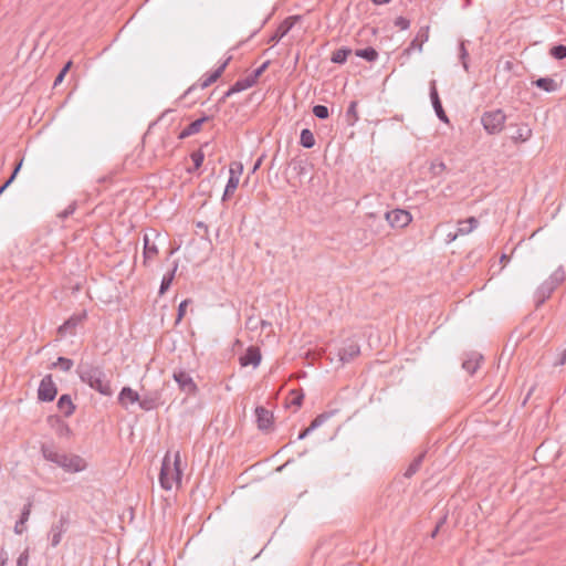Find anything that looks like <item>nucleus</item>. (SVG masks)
Masks as SVG:
<instances>
[{"instance_id": "nucleus-1", "label": "nucleus", "mask_w": 566, "mask_h": 566, "mask_svg": "<svg viewBox=\"0 0 566 566\" xmlns=\"http://www.w3.org/2000/svg\"><path fill=\"white\" fill-rule=\"evenodd\" d=\"M77 374L81 380L87 384L92 389L98 391L103 396H112L113 390L111 381L107 379L105 371L99 366L91 364H80Z\"/></svg>"}, {"instance_id": "nucleus-2", "label": "nucleus", "mask_w": 566, "mask_h": 566, "mask_svg": "<svg viewBox=\"0 0 566 566\" xmlns=\"http://www.w3.org/2000/svg\"><path fill=\"white\" fill-rule=\"evenodd\" d=\"M180 464L181 455L179 451L165 454L159 474V483L164 490L169 491L174 485L180 484L182 476Z\"/></svg>"}, {"instance_id": "nucleus-3", "label": "nucleus", "mask_w": 566, "mask_h": 566, "mask_svg": "<svg viewBox=\"0 0 566 566\" xmlns=\"http://www.w3.org/2000/svg\"><path fill=\"white\" fill-rule=\"evenodd\" d=\"M41 451L45 460L55 463L66 472H81L86 468L85 460L80 455L59 452L53 447L46 444L41 447Z\"/></svg>"}, {"instance_id": "nucleus-4", "label": "nucleus", "mask_w": 566, "mask_h": 566, "mask_svg": "<svg viewBox=\"0 0 566 566\" xmlns=\"http://www.w3.org/2000/svg\"><path fill=\"white\" fill-rule=\"evenodd\" d=\"M506 120V115L502 109H493L483 113L481 123L488 134L494 135L502 132Z\"/></svg>"}, {"instance_id": "nucleus-5", "label": "nucleus", "mask_w": 566, "mask_h": 566, "mask_svg": "<svg viewBox=\"0 0 566 566\" xmlns=\"http://www.w3.org/2000/svg\"><path fill=\"white\" fill-rule=\"evenodd\" d=\"M386 220L392 228H406L412 221V216L403 209H395L385 213Z\"/></svg>"}, {"instance_id": "nucleus-6", "label": "nucleus", "mask_w": 566, "mask_h": 566, "mask_svg": "<svg viewBox=\"0 0 566 566\" xmlns=\"http://www.w3.org/2000/svg\"><path fill=\"white\" fill-rule=\"evenodd\" d=\"M242 165L240 163H232L230 165V169H229V172H230V177L228 179V182H227V186H226V189H224V193H223V200H227L228 197H230L231 195L234 193V191L237 190L238 186H239V181H240V176L242 174Z\"/></svg>"}, {"instance_id": "nucleus-7", "label": "nucleus", "mask_w": 566, "mask_h": 566, "mask_svg": "<svg viewBox=\"0 0 566 566\" xmlns=\"http://www.w3.org/2000/svg\"><path fill=\"white\" fill-rule=\"evenodd\" d=\"M67 520L62 516L57 522L51 525L48 534L51 547L54 548L60 545L64 534L67 531Z\"/></svg>"}, {"instance_id": "nucleus-8", "label": "nucleus", "mask_w": 566, "mask_h": 566, "mask_svg": "<svg viewBox=\"0 0 566 566\" xmlns=\"http://www.w3.org/2000/svg\"><path fill=\"white\" fill-rule=\"evenodd\" d=\"M57 389L55 384L52 380L51 375H46L42 378L39 389H38V398L41 401H52L56 396Z\"/></svg>"}, {"instance_id": "nucleus-9", "label": "nucleus", "mask_w": 566, "mask_h": 566, "mask_svg": "<svg viewBox=\"0 0 566 566\" xmlns=\"http://www.w3.org/2000/svg\"><path fill=\"white\" fill-rule=\"evenodd\" d=\"M301 20L300 15H291L286 18L275 30L273 35L270 38V42H279L284 35H286L294 24Z\"/></svg>"}, {"instance_id": "nucleus-10", "label": "nucleus", "mask_w": 566, "mask_h": 566, "mask_svg": "<svg viewBox=\"0 0 566 566\" xmlns=\"http://www.w3.org/2000/svg\"><path fill=\"white\" fill-rule=\"evenodd\" d=\"M261 363L260 349L255 346H250L245 353L240 357V364L243 367L252 365L258 367Z\"/></svg>"}, {"instance_id": "nucleus-11", "label": "nucleus", "mask_w": 566, "mask_h": 566, "mask_svg": "<svg viewBox=\"0 0 566 566\" xmlns=\"http://www.w3.org/2000/svg\"><path fill=\"white\" fill-rule=\"evenodd\" d=\"M31 510H32V501L28 500V502L24 504V506L22 509L20 518L15 522V525L13 528L15 534L21 535L27 531V523L30 518Z\"/></svg>"}, {"instance_id": "nucleus-12", "label": "nucleus", "mask_w": 566, "mask_h": 566, "mask_svg": "<svg viewBox=\"0 0 566 566\" xmlns=\"http://www.w3.org/2000/svg\"><path fill=\"white\" fill-rule=\"evenodd\" d=\"M255 416H256V422L258 427L261 430H268L271 428L273 422V413L265 409L264 407H256L255 408Z\"/></svg>"}, {"instance_id": "nucleus-13", "label": "nucleus", "mask_w": 566, "mask_h": 566, "mask_svg": "<svg viewBox=\"0 0 566 566\" xmlns=\"http://www.w3.org/2000/svg\"><path fill=\"white\" fill-rule=\"evenodd\" d=\"M360 353L359 346L355 342L346 344L338 353L339 360L345 364L353 360Z\"/></svg>"}, {"instance_id": "nucleus-14", "label": "nucleus", "mask_w": 566, "mask_h": 566, "mask_svg": "<svg viewBox=\"0 0 566 566\" xmlns=\"http://www.w3.org/2000/svg\"><path fill=\"white\" fill-rule=\"evenodd\" d=\"M430 97H431L432 106H433V108L436 111V114L439 117V119H441L444 123H448L449 119H448V116L446 115V113H444V111L442 108V104L440 102V98H439V95H438V92H437V88H436V82L434 81L431 82Z\"/></svg>"}, {"instance_id": "nucleus-15", "label": "nucleus", "mask_w": 566, "mask_h": 566, "mask_svg": "<svg viewBox=\"0 0 566 566\" xmlns=\"http://www.w3.org/2000/svg\"><path fill=\"white\" fill-rule=\"evenodd\" d=\"M256 82L253 80L251 75L245 76L244 78H241L237 81L226 93L224 98L231 96L234 93L242 92L244 90H248L252 87Z\"/></svg>"}, {"instance_id": "nucleus-16", "label": "nucleus", "mask_w": 566, "mask_h": 566, "mask_svg": "<svg viewBox=\"0 0 566 566\" xmlns=\"http://www.w3.org/2000/svg\"><path fill=\"white\" fill-rule=\"evenodd\" d=\"M139 401V395L130 387H124L118 395V402L124 408Z\"/></svg>"}, {"instance_id": "nucleus-17", "label": "nucleus", "mask_w": 566, "mask_h": 566, "mask_svg": "<svg viewBox=\"0 0 566 566\" xmlns=\"http://www.w3.org/2000/svg\"><path fill=\"white\" fill-rule=\"evenodd\" d=\"M556 287L548 280L543 282L536 291L537 306L543 304L552 295Z\"/></svg>"}, {"instance_id": "nucleus-18", "label": "nucleus", "mask_w": 566, "mask_h": 566, "mask_svg": "<svg viewBox=\"0 0 566 566\" xmlns=\"http://www.w3.org/2000/svg\"><path fill=\"white\" fill-rule=\"evenodd\" d=\"M207 120H209L208 116H203L201 118L193 120L179 134V138L185 139L191 135L199 133L202 127V124Z\"/></svg>"}, {"instance_id": "nucleus-19", "label": "nucleus", "mask_w": 566, "mask_h": 566, "mask_svg": "<svg viewBox=\"0 0 566 566\" xmlns=\"http://www.w3.org/2000/svg\"><path fill=\"white\" fill-rule=\"evenodd\" d=\"M428 39H429V27L420 28L416 38L410 43L408 51H410V50L422 51V45H423V43H426L428 41Z\"/></svg>"}, {"instance_id": "nucleus-20", "label": "nucleus", "mask_w": 566, "mask_h": 566, "mask_svg": "<svg viewBox=\"0 0 566 566\" xmlns=\"http://www.w3.org/2000/svg\"><path fill=\"white\" fill-rule=\"evenodd\" d=\"M174 378L178 382L179 387L182 390L191 392L196 389V385H195L193 380L187 373H185V371L176 373L174 375Z\"/></svg>"}, {"instance_id": "nucleus-21", "label": "nucleus", "mask_w": 566, "mask_h": 566, "mask_svg": "<svg viewBox=\"0 0 566 566\" xmlns=\"http://www.w3.org/2000/svg\"><path fill=\"white\" fill-rule=\"evenodd\" d=\"M478 224H479V221L474 217H470V218H468L465 220H460L458 222L457 234H460V235L469 234L474 229H476Z\"/></svg>"}, {"instance_id": "nucleus-22", "label": "nucleus", "mask_w": 566, "mask_h": 566, "mask_svg": "<svg viewBox=\"0 0 566 566\" xmlns=\"http://www.w3.org/2000/svg\"><path fill=\"white\" fill-rule=\"evenodd\" d=\"M532 137V129L527 124H522L517 126L515 133L512 135V140L514 143H524L527 142Z\"/></svg>"}, {"instance_id": "nucleus-23", "label": "nucleus", "mask_w": 566, "mask_h": 566, "mask_svg": "<svg viewBox=\"0 0 566 566\" xmlns=\"http://www.w3.org/2000/svg\"><path fill=\"white\" fill-rule=\"evenodd\" d=\"M57 409L65 417H70L74 412L75 406L72 402V399L69 395H62L60 397V399L57 401Z\"/></svg>"}, {"instance_id": "nucleus-24", "label": "nucleus", "mask_w": 566, "mask_h": 566, "mask_svg": "<svg viewBox=\"0 0 566 566\" xmlns=\"http://www.w3.org/2000/svg\"><path fill=\"white\" fill-rule=\"evenodd\" d=\"M228 65V60L224 61L217 70H214L212 73L208 74L201 82L200 86L201 88H206L210 86L212 83H214L224 72L226 67Z\"/></svg>"}, {"instance_id": "nucleus-25", "label": "nucleus", "mask_w": 566, "mask_h": 566, "mask_svg": "<svg viewBox=\"0 0 566 566\" xmlns=\"http://www.w3.org/2000/svg\"><path fill=\"white\" fill-rule=\"evenodd\" d=\"M158 254V248L154 242H150L147 234L144 235V263L154 259Z\"/></svg>"}, {"instance_id": "nucleus-26", "label": "nucleus", "mask_w": 566, "mask_h": 566, "mask_svg": "<svg viewBox=\"0 0 566 566\" xmlns=\"http://www.w3.org/2000/svg\"><path fill=\"white\" fill-rule=\"evenodd\" d=\"M482 360V356L479 354H472L469 356L463 363L462 367L464 370H467L469 374L473 375L476 369L480 367V363Z\"/></svg>"}, {"instance_id": "nucleus-27", "label": "nucleus", "mask_w": 566, "mask_h": 566, "mask_svg": "<svg viewBox=\"0 0 566 566\" xmlns=\"http://www.w3.org/2000/svg\"><path fill=\"white\" fill-rule=\"evenodd\" d=\"M534 84L538 88H541L545 92H548V93L555 92L558 88L557 83L551 77H541V78L536 80L534 82Z\"/></svg>"}, {"instance_id": "nucleus-28", "label": "nucleus", "mask_w": 566, "mask_h": 566, "mask_svg": "<svg viewBox=\"0 0 566 566\" xmlns=\"http://www.w3.org/2000/svg\"><path fill=\"white\" fill-rule=\"evenodd\" d=\"M352 54V50L347 48H342L333 52L331 61L336 64H343L346 62L347 57Z\"/></svg>"}, {"instance_id": "nucleus-29", "label": "nucleus", "mask_w": 566, "mask_h": 566, "mask_svg": "<svg viewBox=\"0 0 566 566\" xmlns=\"http://www.w3.org/2000/svg\"><path fill=\"white\" fill-rule=\"evenodd\" d=\"M300 144L304 147V148H312L314 147L315 145V137H314V134L307 129V128H304L302 132H301V136H300Z\"/></svg>"}, {"instance_id": "nucleus-30", "label": "nucleus", "mask_w": 566, "mask_h": 566, "mask_svg": "<svg viewBox=\"0 0 566 566\" xmlns=\"http://www.w3.org/2000/svg\"><path fill=\"white\" fill-rule=\"evenodd\" d=\"M358 57L374 62L378 59V52L374 48L359 49L355 52Z\"/></svg>"}, {"instance_id": "nucleus-31", "label": "nucleus", "mask_w": 566, "mask_h": 566, "mask_svg": "<svg viewBox=\"0 0 566 566\" xmlns=\"http://www.w3.org/2000/svg\"><path fill=\"white\" fill-rule=\"evenodd\" d=\"M82 319H83L82 316H73V317L69 318L63 325H61L59 327V333L61 335H64L65 333H67L72 328H74L77 324H80L82 322Z\"/></svg>"}, {"instance_id": "nucleus-32", "label": "nucleus", "mask_w": 566, "mask_h": 566, "mask_svg": "<svg viewBox=\"0 0 566 566\" xmlns=\"http://www.w3.org/2000/svg\"><path fill=\"white\" fill-rule=\"evenodd\" d=\"M304 399V394L301 390H291L289 396V405L300 408Z\"/></svg>"}, {"instance_id": "nucleus-33", "label": "nucleus", "mask_w": 566, "mask_h": 566, "mask_svg": "<svg viewBox=\"0 0 566 566\" xmlns=\"http://www.w3.org/2000/svg\"><path fill=\"white\" fill-rule=\"evenodd\" d=\"M424 458V453L419 454L408 467V469L405 472V476L410 478L420 468L422 460Z\"/></svg>"}, {"instance_id": "nucleus-34", "label": "nucleus", "mask_w": 566, "mask_h": 566, "mask_svg": "<svg viewBox=\"0 0 566 566\" xmlns=\"http://www.w3.org/2000/svg\"><path fill=\"white\" fill-rule=\"evenodd\" d=\"M565 271L563 266H559L547 280L557 287L565 280Z\"/></svg>"}, {"instance_id": "nucleus-35", "label": "nucleus", "mask_w": 566, "mask_h": 566, "mask_svg": "<svg viewBox=\"0 0 566 566\" xmlns=\"http://www.w3.org/2000/svg\"><path fill=\"white\" fill-rule=\"evenodd\" d=\"M176 270H177V265L174 266V269L170 273L164 275V277L161 280L160 289H159L160 294H164L170 287Z\"/></svg>"}, {"instance_id": "nucleus-36", "label": "nucleus", "mask_w": 566, "mask_h": 566, "mask_svg": "<svg viewBox=\"0 0 566 566\" xmlns=\"http://www.w3.org/2000/svg\"><path fill=\"white\" fill-rule=\"evenodd\" d=\"M190 157L193 163V168L189 169V172H192L193 170H197L201 167L205 159V155L201 150H196L190 155Z\"/></svg>"}, {"instance_id": "nucleus-37", "label": "nucleus", "mask_w": 566, "mask_h": 566, "mask_svg": "<svg viewBox=\"0 0 566 566\" xmlns=\"http://www.w3.org/2000/svg\"><path fill=\"white\" fill-rule=\"evenodd\" d=\"M551 55L556 60H563L566 57V45L559 44L551 49Z\"/></svg>"}, {"instance_id": "nucleus-38", "label": "nucleus", "mask_w": 566, "mask_h": 566, "mask_svg": "<svg viewBox=\"0 0 566 566\" xmlns=\"http://www.w3.org/2000/svg\"><path fill=\"white\" fill-rule=\"evenodd\" d=\"M53 366L59 367L64 371H69L73 366V360L66 357H59Z\"/></svg>"}, {"instance_id": "nucleus-39", "label": "nucleus", "mask_w": 566, "mask_h": 566, "mask_svg": "<svg viewBox=\"0 0 566 566\" xmlns=\"http://www.w3.org/2000/svg\"><path fill=\"white\" fill-rule=\"evenodd\" d=\"M313 114L319 119H325L329 115L328 108L325 105H315L313 107Z\"/></svg>"}, {"instance_id": "nucleus-40", "label": "nucleus", "mask_w": 566, "mask_h": 566, "mask_svg": "<svg viewBox=\"0 0 566 566\" xmlns=\"http://www.w3.org/2000/svg\"><path fill=\"white\" fill-rule=\"evenodd\" d=\"M30 559V548L27 547L17 558V565L15 566H28Z\"/></svg>"}, {"instance_id": "nucleus-41", "label": "nucleus", "mask_w": 566, "mask_h": 566, "mask_svg": "<svg viewBox=\"0 0 566 566\" xmlns=\"http://www.w3.org/2000/svg\"><path fill=\"white\" fill-rule=\"evenodd\" d=\"M459 53H460V59H461V61H462L463 69H464L465 71H468L469 65H468V61H467V60H468L469 53H468V51H467V49H465V44H464V42H461V43H460V46H459Z\"/></svg>"}, {"instance_id": "nucleus-42", "label": "nucleus", "mask_w": 566, "mask_h": 566, "mask_svg": "<svg viewBox=\"0 0 566 566\" xmlns=\"http://www.w3.org/2000/svg\"><path fill=\"white\" fill-rule=\"evenodd\" d=\"M328 418L327 413L318 415L312 422H311V429L315 430L316 428L321 427Z\"/></svg>"}, {"instance_id": "nucleus-43", "label": "nucleus", "mask_w": 566, "mask_h": 566, "mask_svg": "<svg viewBox=\"0 0 566 566\" xmlns=\"http://www.w3.org/2000/svg\"><path fill=\"white\" fill-rule=\"evenodd\" d=\"M71 64H72L71 62H67L65 64V66L60 71V73L57 74V76L54 80V86H57L59 84H61L63 82L65 74L67 73L69 69L71 67Z\"/></svg>"}, {"instance_id": "nucleus-44", "label": "nucleus", "mask_w": 566, "mask_h": 566, "mask_svg": "<svg viewBox=\"0 0 566 566\" xmlns=\"http://www.w3.org/2000/svg\"><path fill=\"white\" fill-rule=\"evenodd\" d=\"M189 302H190L189 300H185V301H182V302L179 304V306H178L177 319H176V323H177V324H178V323L182 319V317L185 316V314H186V308H187V306H188Z\"/></svg>"}, {"instance_id": "nucleus-45", "label": "nucleus", "mask_w": 566, "mask_h": 566, "mask_svg": "<svg viewBox=\"0 0 566 566\" xmlns=\"http://www.w3.org/2000/svg\"><path fill=\"white\" fill-rule=\"evenodd\" d=\"M395 25L398 27L401 30H407L409 28V25H410V22H409L408 19H406L403 17H398L395 20Z\"/></svg>"}, {"instance_id": "nucleus-46", "label": "nucleus", "mask_w": 566, "mask_h": 566, "mask_svg": "<svg viewBox=\"0 0 566 566\" xmlns=\"http://www.w3.org/2000/svg\"><path fill=\"white\" fill-rule=\"evenodd\" d=\"M139 403V407L143 409V410H150L155 407V403L153 400L150 399H139V401H137Z\"/></svg>"}, {"instance_id": "nucleus-47", "label": "nucleus", "mask_w": 566, "mask_h": 566, "mask_svg": "<svg viewBox=\"0 0 566 566\" xmlns=\"http://www.w3.org/2000/svg\"><path fill=\"white\" fill-rule=\"evenodd\" d=\"M268 64V62L263 63L260 67H258L250 74L255 82L258 81L259 76H261V74L265 71Z\"/></svg>"}, {"instance_id": "nucleus-48", "label": "nucleus", "mask_w": 566, "mask_h": 566, "mask_svg": "<svg viewBox=\"0 0 566 566\" xmlns=\"http://www.w3.org/2000/svg\"><path fill=\"white\" fill-rule=\"evenodd\" d=\"M22 166V160L17 165V167L14 168L12 175L10 176V178L1 186V187H4V189L14 180L18 171L20 170Z\"/></svg>"}, {"instance_id": "nucleus-49", "label": "nucleus", "mask_w": 566, "mask_h": 566, "mask_svg": "<svg viewBox=\"0 0 566 566\" xmlns=\"http://www.w3.org/2000/svg\"><path fill=\"white\" fill-rule=\"evenodd\" d=\"M74 210H75L74 205H71L60 214V217L67 218L69 216H71L74 212Z\"/></svg>"}, {"instance_id": "nucleus-50", "label": "nucleus", "mask_w": 566, "mask_h": 566, "mask_svg": "<svg viewBox=\"0 0 566 566\" xmlns=\"http://www.w3.org/2000/svg\"><path fill=\"white\" fill-rule=\"evenodd\" d=\"M313 431V429H311V426L307 427L306 429H304L302 432H300L298 434V440H303L305 439L311 432Z\"/></svg>"}, {"instance_id": "nucleus-51", "label": "nucleus", "mask_w": 566, "mask_h": 566, "mask_svg": "<svg viewBox=\"0 0 566 566\" xmlns=\"http://www.w3.org/2000/svg\"><path fill=\"white\" fill-rule=\"evenodd\" d=\"M356 106H357V103L356 102H352L349 107H348V109H347V114L356 116Z\"/></svg>"}, {"instance_id": "nucleus-52", "label": "nucleus", "mask_w": 566, "mask_h": 566, "mask_svg": "<svg viewBox=\"0 0 566 566\" xmlns=\"http://www.w3.org/2000/svg\"><path fill=\"white\" fill-rule=\"evenodd\" d=\"M559 365L566 364V349L562 353L560 359L558 361Z\"/></svg>"}, {"instance_id": "nucleus-53", "label": "nucleus", "mask_w": 566, "mask_h": 566, "mask_svg": "<svg viewBox=\"0 0 566 566\" xmlns=\"http://www.w3.org/2000/svg\"><path fill=\"white\" fill-rule=\"evenodd\" d=\"M460 234H457L455 233H449L448 234V241L451 242V241H454Z\"/></svg>"}, {"instance_id": "nucleus-54", "label": "nucleus", "mask_w": 566, "mask_h": 566, "mask_svg": "<svg viewBox=\"0 0 566 566\" xmlns=\"http://www.w3.org/2000/svg\"><path fill=\"white\" fill-rule=\"evenodd\" d=\"M375 4H385L388 3L390 0H371Z\"/></svg>"}, {"instance_id": "nucleus-55", "label": "nucleus", "mask_w": 566, "mask_h": 566, "mask_svg": "<svg viewBox=\"0 0 566 566\" xmlns=\"http://www.w3.org/2000/svg\"><path fill=\"white\" fill-rule=\"evenodd\" d=\"M436 167H440V170H443L446 168V165L441 161L437 165H434V164L432 165V169H436Z\"/></svg>"}, {"instance_id": "nucleus-56", "label": "nucleus", "mask_w": 566, "mask_h": 566, "mask_svg": "<svg viewBox=\"0 0 566 566\" xmlns=\"http://www.w3.org/2000/svg\"><path fill=\"white\" fill-rule=\"evenodd\" d=\"M7 558L0 556V566H6Z\"/></svg>"}, {"instance_id": "nucleus-57", "label": "nucleus", "mask_w": 566, "mask_h": 566, "mask_svg": "<svg viewBox=\"0 0 566 566\" xmlns=\"http://www.w3.org/2000/svg\"><path fill=\"white\" fill-rule=\"evenodd\" d=\"M4 191V187H0V195Z\"/></svg>"}, {"instance_id": "nucleus-58", "label": "nucleus", "mask_w": 566, "mask_h": 566, "mask_svg": "<svg viewBox=\"0 0 566 566\" xmlns=\"http://www.w3.org/2000/svg\"><path fill=\"white\" fill-rule=\"evenodd\" d=\"M260 163H256L255 166H254V170L258 169Z\"/></svg>"}, {"instance_id": "nucleus-59", "label": "nucleus", "mask_w": 566, "mask_h": 566, "mask_svg": "<svg viewBox=\"0 0 566 566\" xmlns=\"http://www.w3.org/2000/svg\"><path fill=\"white\" fill-rule=\"evenodd\" d=\"M438 533V528L434 530L432 536H434Z\"/></svg>"}]
</instances>
